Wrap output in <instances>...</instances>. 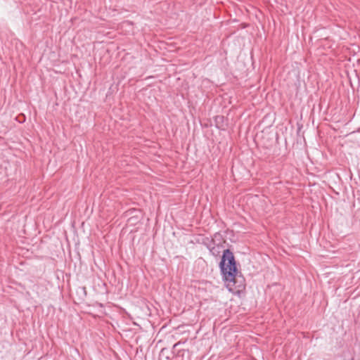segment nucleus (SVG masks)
Returning a JSON list of instances; mask_svg holds the SVG:
<instances>
[{
  "instance_id": "f257e3e1",
  "label": "nucleus",
  "mask_w": 360,
  "mask_h": 360,
  "mask_svg": "<svg viewBox=\"0 0 360 360\" xmlns=\"http://www.w3.org/2000/svg\"><path fill=\"white\" fill-rule=\"evenodd\" d=\"M219 266L225 285L230 292L238 294L245 290V278L239 271L235 257L229 250L223 252Z\"/></svg>"
}]
</instances>
